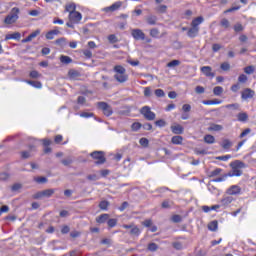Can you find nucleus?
Segmentation results:
<instances>
[{"instance_id":"61","label":"nucleus","mask_w":256,"mask_h":256,"mask_svg":"<svg viewBox=\"0 0 256 256\" xmlns=\"http://www.w3.org/2000/svg\"><path fill=\"white\" fill-rule=\"evenodd\" d=\"M249 133H251V129H250V128H246V129L240 134V139H243V137H247V135H249Z\"/></svg>"},{"instance_id":"60","label":"nucleus","mask_w":256,"mask_h":256,"mask_svg":"<svg viewBox=\"0 0 256 256\" xmlns=\"http://www.w3.org/2000/svg\"><path fill=\"white\" fill-rule=\"evenodd\" d=\"M132 131H139V129H141V123L139 122H135L132 124Z\"/></svg>"},{"instance_id":"58","label":"nucleus","mask_w":256,"mask_h":256,"mask_svg":"<svg viewBox=\"0 0 256 256\" xmlns=\"http://www.w3.org/2000/svg\"><path fill=\"white\" fill-rule=\"evenodd\" d=\"M225 107L226 109H234L235 111H237V109H239V104L238 103L228 104Z\"/></svg>"},{"instance_id":"1","label":"nucleus","mask_w":256,"mask_h":256,"mask_svg":"<svg viewBox=\"0 0 256 256\" xmlns=\"http://www.w3.org/2000/svg\"><path fill=\"white\" fill-rule=\"evenodd\" d=\"M114 79L118 81V83H125L129 80V75H127V69L121 65L114 66Z\"/></svg>"},{"instance_id":"39","label":"nucleus","mask_w":256,"mask_h":256,"mask_svg":"<svg viewBox=\"0 0 256 256\" xmlns=\"http://www.w3.org/2000/svg\"><path fill=\"white\" fill-rule=\"evenodd\" d=\"M157 249H159V245L155 244L154 242L148 244V251H151L153 253L157 251Z\"/></svg>"},{"instance_id":"23","label":"nucleus","mask_w":256,"mask_h":256,"mask_svg":"<svg viewBox=\"0 0 256 256\" xmlns=\"http://www.w3.org/2000/svg\"><path fill=\"white\" fill-rule=\"evenodd\" d=\"M203 105H221L223 100L214 99V100H204L202 101Z\"/></svg>"},{"instance_id":"29","label":"nucleus","mask_w":256,"mask_h":256,"mask_svg":"<svg viewBox=\"0 0 256 256\" xmlns=\"http://www.w3.org/2000/svg\"><path fill=\"white\" fill-rule=\"evenodd\" d=\"M204 142L207 143L208 145H213V143H215V136L211 134L205 135Z\"/></svg>"},{"instance_id":"20","label":"nucleus","mask_w":256,"mask_h":256,"mask_svg":"<svg viewBox=\"0 0 256 256\" xmlns=\"http://www.w3.org/2000/svg\"><path fill=\"white\" fill-rule=\"evenodd\" d=\"M10 39H15L16 41H19V39H21V33L14 32L12 34H7L5 36V41H9Z\"/></svg>"},{"instance_id":"31","label":"nucleus","mask_w":256,"mask_h":256,"mask_svg":"<svg viewBox=\"0 0 256 256\" xmlns=\"http://www.w3.org/2000/svg\"><path fill=\"white\" fill-rule=\"evenodd\" d=\"M218 227H219V222H217L216 220L208 224L209 231H217Z\"/></svg>"},{"instance_id":"38","label":"nucleus","mask_w":256,"mask_h":256,"mask_svg":"<svg viewBox=\"0 0 256 256\" xmlns=\"http://www.w3.org/2000/svg\"><path fill=\"white\" fill-rule=\"evenodd\" d=\"M209 131H223V126L219 124H212L209 127Z\"/></svg>"},{"instance_id":"14","label":"nucleus","mask_w":256,"mask_h":256,"mask_svg":"<svg viewBox=\"0 0 256 256\" xmlns=\"http://www.w3.org/2000/svg\"><path fill=\"white\" fill-rule=\"evenodd\" d=\"M184 130L185 129L183 128V126H181V124L171 126V131L172 133H174V135H183Z\"/></svg>"},{"instance_id":"21","label":"nucleus","mask_w":256,"mask_h":256,"mask_svg":"<svg viewBox=\"0 0 256 256\" xmlns=\"http://www.w3.org/2000/svg\"><path fill=\"white\" fill-rule=\"evenodd\" d=\"M158 18L155 15H148L146 17V23L148 25H157Z\"/></svg>"},{"instance_id":"57","label":"nucleus","mask_w":256,"mask_h":256,"mask_svg":"<svg viewBox=\"0 0 256 256\" xmlns=\"http://www.w3.org/2000/svg\"><path fill=\"white\" fill-rule=\"evenodd\" d=\"M156 11H158V13H167V6L166 5H160Z\"/></svg>"},{"instance_id":"52","label":"nucleus","mask_w":256,"mask_h":256,"mask_svg":"<svg viewBox=\"0 0 256 256\" xmlns=\"http://www.w3.org/2000/svg\"><path fill=\"white\" fill-rule=\"evenodd\" d=\"M40 34H41V30H36L32 32L28 37L30 38V41H33V39H35V37H37Z\"/></svg>"},{"instance_id":"11","label":"nucleus","mask_w":256,"mask_h":256,"mask_svg":"<svg viewBox=\"0 0 256 256\" xmlns=\"http://www.w3.org/2000/svg\"><path fill=\"white\" fill-rule=\"evenodd\" d=\"M33 151H37V147L35 145H30L29 146V151H22L21 152V158L22 159H29V157H31V153H33Z\"/></svg>"},{"instance_id":"18","label":"nucleus","mask_w":256,"mask_h":256,"mask_svg":"<svg viewBox=\"0 0 256 256\" xmlns=\"http://www.w3.org/2000/svg\"><path fill=\"white\" fill-rule=\"evenodd\" d=\"M68 77L72 80L79 79V77H81V73L75 69H71L68 71Z\"/></svg>"},{"instance_id":"37","label":"nucleus","mask_w":256,"mask_h":256,"mask_svg":"<svg viewBox=\"0 0 256 256\" xmlns=\"http://www.w3.org/2000/svg\"><path fill=\"white\" fill-rule=\"evenodd\" d=\"M75 9H76L75 4H68V5H66L65 11L67 13H69V15H70V13H75L76 12Z\"/></svg>"},{"instance_id":"10","label":"nucleus","mask_w":256,"mask_h":256,"mask_svg":"<svg viewBox=\"0 0 256 256\" xmlns=\"http://www.w3.org/2000/svg\"><path fill=\"white\" fill-rule=\"evenodd\" d=\"M200 71H201V73H203V75H205V77H211V79H213V77H215L213 68H211V66H203L200 68Z\"/></svg>"},{"instance_id":"62","label":"nucleus","mask_w":256,"mask_h":256,"mask_svg":"<svg viewBox=\"0 0 256 256\" xmlns=\"http://www.w3.org/2000/svg\"><path fill=\"white\" fill-rule=\"evenodd\" d=\"M61 141H63V135H61V134L56 135L55 138H54V142L57 145H59V143H61Z\"/></svg>"},{"instance_id":"22","label":"nucleus","mask_w":256,"mask_h":256,"mask_svg":"<svg viewBox=\"0 0 256 256\" xmlns=\"http://www.w3.org/2000/svg\"><path fill=\"white\" fill-rule=\"evenodd\" d=\"M231 167H234V169H245V164L241 160H235L232 162Z\"/></svg>"},{"instance_id":"3","label":"nucleus","mask_w":256,"mask_h":256,"mask_svg":"<svg viewBox=\"0 0 256 256\" xmlns=\"http://www.w3.org/2000/svg\"><path fill=\"white\" fill-rule=\"evenodd\" d=\"M141 115H143L144 119H147V121H155V112L151 111V107L144 106L140 109Z\"/></svg>"},{"instance_id":"24","label":"nucleus","mask_w":256,"mask_h":256,"mask_svg":"<svg viewBox=\"0 0 256 256\" xmlns=\"http://www.w3.org/2000/svg\"><path fill=\"white\" fill-rule=\"evenodd\" d=\"M173 145H182L183 144V136L177 135L173 136L171 139Z\"/></svg>"},{"instance_id":"53","label":"nucleus","mask_w":256,"mask_h":256,"mask_svg":"<svg viewBox=\"0 0 256 256\" xmlns=\"http://www.w3.org/2000/svg\"><path fill=\"white\" fill-rule=\"evenodd\" d=\"M154 93L156 97H165V91L163 89H156Z\"/></svg>"},{"instance_id":"44","label":"nucleus","mask_w":256,"mask_h":256,"mask_svg":"<svg viewBox=\"0 0 256 256\" xmlns=\"http://www.w3.org/2000/svg\"><path fill=\"white\" fill-rule=\"evenodd\" d=\"M222 171H223V169L216 168V169H214L213 171L210 172L209 177H217V175H219Z\"/></svg>"},{"instance_id":"15","label":"nucleus","mask_w":256,"mask_h":256,"mask_svg":"<svg viewBox=\"0 0 256 256\" xmlns=\"http://www.w3.org/2000/svg\"><path fill=\"white\" fill-rule=\"evenodd\" d=\"M109 217V214H101L100 216L96 217V223L103 225V223H107L109 221Z\"/></svg>"},{"instance_id":"43","label":"nucleus","mask_w":256,"mask_h":256,"mask_svg":"<svg viewBox=\"0 0 256 256\" xmlns=\"http://www.w3.org/2000/svg\"><path fill=\"white\" fill-rule=\"evenodd\" d=\"M221 27H224V29H229L230 27V23L229 20H227V18H223L220 22Z\"/></svg>"},{"instance_id":"4","label":"nucleus","mask_w":256,"mask_h":256,"mask_svg":"<svg viewBox=\"0 0 256 256\" xmlns=\"http://www.w3.org/2000/svg\"><path fill=\"white\" fill-rule=\"evenodd\" d=\"M90 157L96 160L97 165H103L106 161L105 152L103 151H94L90 154Z\"/></svg>"},{"instance_id":"32","label":"nucleus","mask_w":256,"mask_h":256,"mask_svg":"<svg viewBox=\"0 0 256 256\" xmlns=\"http://www.w3.org/2000/svg\"><path fill=\"white\" fill-rule=\"evenodd\" d=\"M60 61H61V63H63L64 65H69V63H73V59H71V57L65 56V55H62V56L60 57Z\"/></svg>"},{"instance_id":"46","label":"nucleus","mask_w":256,"mask_h":256,"mask_svg":"<svg viewBox=\"0 0 256 256\" xmlns=\"http://www.w3.org/2000/svg\"><path fill=\"white\" fill-rule=\"evenodd\" d=\"M82 53L86 59H91V57H93V52H91L89 49L82 50Z\"/></svg>"},{"instance_id":"56","label":"nucleus","mask_w":256,"mask_h":256,"mask_svg":"<svg viewBox=\"0 0 256 256\" xmlns=\"http://www.w3.org/2000/svg\"><path fill=\"white\" fill-rule=\"evenodd\" d=\"M247 75L245 74H241L239 77H238V82L239 83H247Z\"/></svg>"},{"instance_id":"55","label":"nucleus","mask_w":256,"mask_h":256,"mask_svg":"<svg viewBox=\"0 0 256 256\" xmlns=\"http://www.w3.org/2000/svg\"><path fill=\"white\" fill-rule=\"evenodd\" d=\"M195 93L202 95V93H205V88L203 86H196Z\"/></svg>"},{"instance_id":"9","label":"nucleus","mask_w":256,"mask_h":256,"mask_svg":"<svg viewBox=\"0 0 256 256\" xmlns=\"http://www.w3.org/2000/svg\"><path fill=\"white\" fill-rule=\"evenodd\" d=\"M121 5H122L121 1H118L112 4L111 6L103 8L102 11H104V13H113L119 10L121 8Z\"/></svg>"},{"instance_id":"54","label":"nucleus","mask_w":256,"mask_h":256,"mask_svg":"<svg viewBox=\"0 0 256 256\" xmlns=\"http://www.w3.org/2000/svg\"><path fill=\"white\" fill-rule=\"evenodd\" d=\"M183 113H190L191 112V105L190 104H184L182 106Z\"/></svg>"},{"instance_id":"16","label":"nucleus","mask_w":256,"mask_h":256,"mask_svg":"<svg viewBox=\"0 0 256 256\" xmlns=\"http://www.w3.org/2000/svg\"><path fill=\"white\" fill-rule=\"evenodd\" d=\"M203 21H205L203 16H199V17L195 18L194 20H192L191 27H195L196 29H199V26L201 25V23H203Z\"/></svg>"},{"instance_id":"59","label":"nucleus","mask_w":256,"mask_h":256,"mask_svg":"<svg viewBox=\"0 0 256 256\" xmlns=\"http://www.w3.org/2000/svg\"><path fill=\"white\" fill-rule=\"evenodd\" d=\"M243 25H241L240 23H238V24H236L235 26H234V31L236 32V33H241V31H243Z\"/></svg>"},{"instance_id":"51","label":"nucleus","mask_w":256,"mask_h":256,"mask_svg":"<svg viewBox=\"0 0 256 256\" xmlns=\"http://www.w3.org/2000/svg\"><path fill=\"white\" fill-rule=\"evenodd\" d=\"M172 247L177 249V251H181V249H183V244L181 242H173Z\"/></svg>"},{"instance_id":"19","label":"nucleus","mask_w":256,"mask_h":256,"mask_svg":"<svg viewBox=\"0 0 256 256\" xmlns=\"http://www.w3.org/2000/svg\"><path fill=\"white\" fill-rule=\"evenodd\" d=\"M243 170L232 167V171L228 174L229 177H241Z\"/></svg>"},{"instance_id":"47","label":"nucleus","mask_w":256,"mask_h":256,"mask_svg":"<svg viewBox=\"0 0 256 256\" xmlns=\"http://www.w3.org/2000/svg\"><path fill=\"white\" fill-rule=\"evenodd\" d=\"M109 43H117L119 39H117V36L115 34H110L108 36Z\"/></svg>"},{"instance_id":"17","label":"nucleus","mask_w":256,"mask_h":256,"mask_svg":"<svg viewBox=\"0 0 256 256\" xmlns=\"http://www.w3.org/2000/svg\"><path fill=\"white\" fill-rule=\"evenodd\" d=\"M24 82L27 83V85H31V87H34L35 89L43 88V84L39 81L25 80Z\"/></svg>"},{"instance_id":"49","label":"nucleus","mask_w":256,"mask_h":256,"mask_svg":"<svg viewBox=\"0 0 256 256\" xmlns=\"http://www.w3.org/2000/svg\"><path fill=\"white\" fill-rule=\"evenodd\" d=\"M172 221L173 223H181V221H183V218L181 217V215H173L172 216Z\"/></svg>"},{"instance_id":"41","label":"nucleus","mask_w":256,"mask_h":256,"mask_svg":"<svg viewBox=\"0 0 256 256\" xmlns=\"http://www.w3.org/2000/svg\"><path fill=\"white\" fill-rule=\"evenodd\" d=\"M108 227H110V229H113V227L117 226V219L115 218H108V222H107Z\"/></svg>"},{"instance_id":"42","label":"nucleus","mask_w":256,"mask_h":256,"mask_svg":"<svg viewBox=\"0 0 256 256\" xmlns=\"http://www.w3.org/2000/svg\"><path fill=\"white\" fill-rule=\"evenodd\" d=\"M29 77L31 79H39V77H41V73H39L38 71L36 70H33L29 73Z\"/></svg>"},{"instance_id":"36","label":"nucleus","mask_w":256,"mask_h":256,"mask_svg":"<svg viewBox=\"0 0 256 256\" xmlns=\"http://www.w3.org/2000/svg\"><path fill=\"white\" fill-rule=\"evenodd\" d=\"M55 191H56L55 189H46V190H43L42 192L44 197L49 198L55 194Z\"/></svg>"},{"instance_id":"13","label":"nucleus","mask_w":256,"mask_h":256,"mask_svg":"<svg viewBox=\"0 0 256 256\" xmlns=\"http://www.w3.org/2000/svg\"><path fill=\"white\" fill-rule=\"evenodd\" d=\"M197 35H199V28H195V26L188 28L187 36L190 37V39H195Z\"/></svg>"},{"instance_id":"64","label":"nucleus","mask_w":256,"mask_h":256,"mask_svg":"<svg viewBox=\"0 0 256 256\" xmlns=\"http://www.w3.org/2000/svg\"><path fill=\"white\" fill-rule=\"evenodd\" d=\"M36 183H47V178L46 177H38L35 178Z\"/></svg>"},{"instance_id":"33","label":"nucleus","mask_w":256,"mask_h":256,"mask_svg":"<svg viewBox=\"0 0 256 256\" xmlns=\"http://www.w3.org/2000/svg\"><path fill=\"white\" fill-rule=\"evenodd\" d=\"M213 93L216 97H221V95H223V87H221V86L214 87Z\"/></svg>"},{"instance_id":"28","label":"nucleus","mask_w":256,"mask_h":256,"mask_svg":"<svg viewBox=\"0 0 256 256\" xmlns=\"http://www.w3.org/2000/svg\"><path fill=\"white\" fill-rule=\"evenodd\" d=\"M221 147H223L226 150L231 149L233 147V142L230 141L229 139H224L221 143Z\"/></svg>"},{"instance_id":"6","label":"nucleus","mask_w":256,"mask_h":256,"mask_svg":"<svg viewBox=\"0 0 256 256\" xmlns=\"http://www.w3.org/2000/svg\"><path fill=\"white\" fill-rule=\"evenodd\" d=\"M131 35L136 41H145V33L141 29H133Z\"/></svg>"},{"instance_id":"12","label":"nucleus","mask_w":256,"mask_h":256,"mask_svg":"<svg viewBox=\"0 0 256 256\" xmlns=\"http://www.w3.org/2000/svg\"><path fill=\"white\" fill-rule=\"evenodd\" d=\"M226 193L228 195H239L241 193V187L238 185H232L230 188L227 189Z\"/></svg>"},{"instance_id":"48","label":"nucleus","mask_w":256,"mask_h":256,"mask_svg":"<svg viewBox=\"0 0 256 256\" xmlns=\"http://www.w3.org/2000/svg\"><path fill=\"white\" fill-rule=\"evenodd\" d=\"M155 125H156V127H166L167 122L163 119H160V120L155 121Z\"/></svg>"},{"instance_id":"45","label":"nucleus","mask_w":256,"mask_h":256,"mask_svg":"<svg viewBox=\"0 0 256 256\" xmlns=\"http://www.w3.org/2000/svg\"><path fill=\"white\" fill-rule=\"evenodd\" d=\"M220 69H222V71H229V69H231V64H229V62H223L220 65Z\"/></svg>"},{"instance_id":"7","label":"nucleus","mask_w":256,"mask_h":256,"mask_svg":"<svg viewBox=\"0 0 256 256\" xmlns=\"http://www.w3.org/2000/svg\"><path fill=\"white\" fill-rule=\"evenodd\" d=\"M253 97H255V92L251 88H245L241 92V99H243V101H247V99H253Z\"/></svg>"},{"instance_id":"26","label":"nucleus","mask_w":256,"mask_h":256,"mask_svg":"<svg viewBox=\"0 0 256 256\" xmlns=\"http://www.w3.org/2000/svg\"><path fill=\"white\" fill-rule=\"evenodd\" d=\"M237 119L240 121V123H245V121L249 119V115H247L245 112H241L237 114Z\"/></svg>"},{"instance_id":"2","label":"nucleus","mask_w":256,"mask_h":256,"mask_svg":"<svg viewBox=\"0 0 256 256\" xmlns=\"http://www.w3.org/2000/svg\"><path fill=\"white\" fill-rule=\"evenodd\" d=\"M19 13L20 10L18 7L12 8L10 13L4 19L5 25H13V23H17L19 20Z\"/></svg>"},{"instance_id":"5","label":"nucleus","mask_w":256,"mask_h":256,"mask_svg":"<svg viewBox=\"0 0 256 256\" xmlns=\"http://www.w3.org/2000/svg\"><path fill=\"white\" fill-rule=\"evenodd\" d=\"M98 107L103 111L106 117H111L113 115V108L107 104V102H98Z\"/></svg>"},{"instance_id":"40","label":"nucleus","mask_w":256,"mask_h":256,"mask_svg":"<svg viewBox=\"0 0 256 256\" xmlns=\"http://www.w3.org/2000/svg\"><path fill=\"white\" fill-rule=\"evenodd\" d=\"M181 65V61L179 60H172L167 64V67L173 68V67H179Z\"/></svg>"},{"instance_id":"63","label":"nucleus","mask_w":256,"mask_h":256,"mask_svg":"<svg viewBox=\"0 0 256 256\" xmlns=\"http://www.w3.org/2000/svg\"><path fill=\"white\" fill-rule=\"evenodd\" d=\"M93 113H89V112H82L80 114V117H83L84 119H89V117H93Z\"/></svg>"},{"instance_id":"30","label":"nucleus","mask_w":256,"mask_h":256,"mask_svg":"<svg viewBox=\"0 0 256 256\" xmlns=\"http://www.w3.org/2000/svg\"><path fill=\"white\" fill-rule=\"evenodd\" d=\"M159 35H161V32L158 30V28L150 29V37L153 39H159Z\"/></svg>"},{"instance_id":"27","label":"nucleus","mask_w":256,"mask_h":256,"mask_svg":"<svg viewBox=\"0 0 256 256\" xmlns=\"http://www.w3.org/2000/svg\"><path fill=\"white\" fill-rule=\"evenodd\" d=\"M233 203V197L232 196H226L221 200V205L224 207H227V205H231Z\"/></svg>"},{"instance_id":"35","label":"nucleus","mask_w":256,"mask_h":256,"mask_svg":"<svg viewBox=\"0 0 256 256\" xmlns=\"http://www.w3.org/2000/svg\"><path fill=\"white\" fill-rule=\"evenodd\" d=\"M244 73H246V75H253V73H255V66L250 65L244 68Z\"/></svg>"},{"instance_id":"50","label":"nucleus","mask_w":256,"mask_h":256,"mask_svg":"<svg viewBox=\"0 0 256 256\" xmlns=\"http://www.w3.org/2000/svg\"><path fill=\"white\" fill-rule=\"evenodd\" d=\"M140 145H142V147H149V139L147 138H141L139 140Z\"/></svg>"},{"instance_id":"34","label":"nucleus","mask_w":256,"mask_h":256,"mask_svg":"<svg viewBox=\"0 0 256 256\" xmlns=\"http://www.w3.org/2000/svg\"><path fill=\"white\" fill-rule=\"evenodd\" d=\"M99 209H101L102 211H107V209H109V201L107 200H103L99 203Z\"/></svg>"},{"instance_id":"8","label":"nucleus","mask_w":256,"mask_h":256,"mask_svg":"<svg viewBox=\"0 0 256 256\" xmlns=\"http://www.w3.org/2000/svg\"><path fill=\"white\" fill-rule=\"evenodd\" d=\"M69 21H71L72 23H76L79 24L81 23V19H83V15H81L80 12H71L68 16Z\"/></svg>"},{"instance_id":"25","label":"nucleus","mask_w":256,"mask_h":256,"mask_svg":"<svg viewBox=\"0 0 256 256\" xmlns=\"http://www.w3.org/2000/svg\"><path fill=\"white\" fill-rule=\"evenodd\" d=\"M129 233L130 235H132V237H139V235H141V230L139 229V227L134 225Z\"/></svg>"}]
</instances>
